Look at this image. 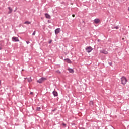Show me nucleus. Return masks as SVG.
I'll return each mask as SVG.
<instances>
[{"label":"nucleus","mask_w":129,"mask_h":129,"mask_svg":"<svg viewBox=\"0 0 129 129\" xmlns=\"http://www.w3.org/2000/svg\"><path fill=\"white\" fill-rule=\"evenodd\" d=\"M121 81L122 82V84H126V82H127V80H126V78L123 77L121 78Z\"/></svg>","instance_id":"1"},{"label":"nucleus","mask_w":129,"mask_h":129,"mask_svg":"<svg viewBox=\"0 0 129 129\" xmlns=\"http://www.w3.org/2000/svg\"><path fill=\"white\" fill-rule=\"evenodd\" d=\"M92 50H93V49L91 46H89L86 48V50L87 53H90Z\"/></svg>","instance_id":"2"},{"label":"nucleus","mask_w":129,"mask_h":129,"mask_svg":"<svg viewBox=\"0 0 129 129\" xmlns=\"http://www.w3.org/2000/svg\"><path fill=\"white\" fill-rule=\"evenodd\" d=\"M45 80H46V78H41V79L37 81V82L38 83H42V82H44Z\"/></svg>","instance_id":"3"},{"label":"nucleus","mask_w":129,"mask_h":129,"mask_svg":"<svg viewBox=\"0 0 129 129\" xmlns=\"http://www.w3.org/2000/svg\"><path fill=\"white\" fill-rule=\"evenodd\" d=\"M12 41L13 42H20V40H19V38L16 37H12Z\"/></svg>","instance_id":"4"},{"label":"nucleus","mask_w":129,"mask_h":129,"mask_svg":"<svg viewBox=\"0 0 129 129\" xmlns=\"http://www.w3.org/2000/svg\"><path fill=\"white\" fill-rule=\"evenodd\" d=\"M60 32H61V29L60 28H57L55 30V33L56 35H57V34H59V33H60Z\"/></svg>","instance_id":"5"},{"label":"nucleus","mask_w":129,"mask_h":129,"mask_svg":"<svg viewBox=\"0 0 129 129\" xmlns=\"http://www.w3.org/2000/svg\"><path fill=\"white\" fill-rule=\"evenodd\" d=\"M94 22L95 23V24H98L100 23V20H99V19L98 18L95 19L94 20Z\"/></svg>","instance_id":"6"},{"label":"nucleus","mask_w":129,"mask_h":129,"mask_svg":"<svg viewBox=\"0 0 129 129\" xmlns=\"http://www.w3.org/2000/svg\"><path fill=\"white\" fill-rule=\"evenodd\" d=\"M45 17L46 18V19H51V16H50V15H49V14L48 13H46L45 14Z\"/></svg>","instance_id":"7"},{"label":"nucleus","mask_w":129,"mask_h":129,"mask_svg":"<svg viewBox=\"0 0 129 129\" xmlns=\"http://www.w3.org/2000/svg\"><path fill=\"white\" fill-rule=\"evenodd\" d=\"M68 71L70 73H74V70L73 69H68Z\"/></svg>","instance_id":"8"},{"label":"nucleus","mask_w":129,"mask_h":129,"mask_svg":"<svg viewBox=\"0 0 129 129\" xmlns=\"http://www.w3.org/2000/svg\"><path fill=\"white\" fill-rule=\"evenodd\" d=\"M53 94L54 96H58V93H57V92H56L55 91H54L53 92Z\"/></svg>","instance_id":"9"},{"label":"nucleus","mask_w":129,"mask_h":129,"mask_svg":"<svg viewBox=\"0 0 129 129\" xmlns=\"http://www.w3.org/2000/svg\"><path fill=\"white\" fill-rule=\"evenodd\" d=\"M8 9L9 10L8 14H11L13 12V9L11 7H8Z\"/></svg>","instance_id":"10"},{"label":"nucleus","mask_w":129,"mask_h":129,"mask_svg":"<svg viewBox=\"0 0 129 129\" xmlns=\"http://www.w3.org/2000/svg\"><path fill=\"white\" fill-rule=\"evenodd\" d=\"M66 62H67V63H69V64H71V60L69 59H65Z\"/></svg>","instance_id":"11"},{"label":"nucleus","mask_w":129,"mask_h":129,"mask_svg":"<svg viewBox=\"0 0 129 129\" xmlns=\"http://www.w3.org/2000/svg\"><path fill=\"white\" fill-rule=\"evenodd\" d=\"M101 52L103 53V54H105L106 55L108 54V52L106 50H102Z\"/></svg>","instance_id":"12"},{"label":"nucleus","mask_w":129,"mask_h":129,"mask_svg":"<svg viewBox=\"0 0 129 129\" xmlns=\"http://www.w3.org/2000/svg\"><path fill=\"white\" fill-rule=\"evenodd\" d=\"M24 24H26L27 25H30V24H31V22L29 21H26V22H24Z\"/></svg>","instance_id":"13"},{"label":"nucleus","mask_w":129,"mask_h":129,"mask_svg":"<svg viewBox=\"0 0 129 129\" xmlns=\"http://www.w3.org/2000/svg\"><path fill=\"white\" fill-rule=\"evenodd\" d=\"M56 73H57V74H61V72H60L59 70H57L56 71Z\"/></svg>","instance_id":"14"},{"label":"nucleus","mask_w":129,"mask_h":129,"mask_svg":"<svg viewBox=\"0 0 129 129\" xmlns=\"http://www.w3.org/2000/svg\"><path fill=\"white\" fill-rule=\"evenodd\" d=\"M37 110H38V111H40V110H41V107H37Z\"/></svg>","instance_id":"15"},{"label":"nucleus","mask_w":129,"mask_h":129,"mask_svg":"<svg viewBox=\"0 0 129 129\" xmlns=\"http://www.w3.org/2000/svg\"><path fill=\"white\" fill-rule=\"evenodd\" d=\"M118 26H115V27H112V29H118Z\"/></svg>","instance_id":"16"},{"label":"nucleus","mask_w":129,"mask_h":129,"mask_svg":"<svg viewBox=\"0 0 129 129\" xmlns=\"http://www.w3.org/2000/svg\"><path fill=\"white\" fill-rule=\"evenodd\" d=\"M28 82H32V79H31V77L30 78V79H28Z\"/></svg>","instance_id":"17"},{"label":"nucleus","mask_w":129,"mask_h":129,"mask_svg":"<svg viewBox=\"0 0 129 129\" xmlns=\"http://www.w3.org/2000/svg\"><path fill=\"white\" fill-rule=\"evenodd\" d=\"M90 105H93V101H91L90 102Z\"/></svg>","instance_id":"18"},{"label":"nucleus","mask_w":129,"mask_h":129,"mask_svg":"<svg viewBox=\"0 0 129 129\" xmlns=\"http://www.w3.org/2000/svg\"><path fill=\"white\" fill-rule=\"evenodd\" d=\"M33 36H35L36 35V31H34L33 33H32Z\"/></svg>","instance_id":"19"},{"label":"nucleus","mask_w":129,"mask_h":129,"mask_svg":"<svg viewBox=\"0 0 129 129\" xmlns=\"http://www.w3.org/2000/svg\"><path fill=\"white\" fill-rule=\"evenodd\" d=\"M62 125H63V126H64V127H66V124L63 123V124H62Z\"/></svg>","instance_id":"20"},{"label":"nucleus","mask_w":129,"mask_h":129,"mask_svg":"<svg viewBox=\"0 0 129 129\" xmlns=\"http://www.w3.org/2000/svg\"><path fill=\"white\" fill-rule=\"evenodd\" d=\"M72 17H73V18H75V15L73 14V15H72Z\"/></svg>","instance_id":"21"},{"label":"nucleus","mask_w":129,"mask_h":129,"mask_svg":"<svg viewBox=\"0 0 129 129\" xmlns=\"http://www.w3.org/2000/svg\"><path fill=\"white\" fill-rule=\"evenodd\" d=\"M27 44H30V41H26Z\"/></svg>","instance_id":"22"},{"label":"nucleus","mask_w":129,"mask_h":129,"mask_svg":"<svg viewBox=\"0 0 129 129\" xmlns=\"http://www.w3.org/2000/svg\"><path fill=\"white\" fill-rule=\"evenodd\" d=\"M51 43H52V40H50V41L49 42V44H51Z\"/></svg>","instance_id":"23"},{"label":"nucleus","mask_w":129,"mask_h":129,"mask_svg":"<svg viewBox=\"0 0 129 129\" xmlns=\"http://www.w3.org/2000/svg\"><path fill=\"white\" fill-rule=\"evenodd\" d=\"M30 94H33V92H31V93H30Z\"/></svg>","instance_id":"24"},{"label":"nucleus","mask_w":129,"mask_h":129,"mask_svg":"<svg viewBox=\"0 0 129 129\" xmlns=\"http://www.w3.org/2000/svg\"><path fill=\"white\" fill-rule=\"evenodd\" d=\"M122 40H124V38H122Z\"/></svg>","instance_id":"25"},{"label":"nucleus","mask_w":129,"mask_h":129,"mask_svg":"<svg viewBox=\"0 0 129 129\" xmlns=\"http://www.w3.org/2000/svg\"><path fill=\"white\" fill-rule=\"evenodd\" d=\"M0 50H2V47H0Z\"/></svg>","instance_id":"26"},{"label":"nucleus","mask_w":129,"mask_h":129,"mask_svg":"<svg viewBox=\"0 0 129 129\" xmlns=\"http://www.w3.org/2000/svg\"><path fill=\"white\" fill-rule=\"evenodd\" d=\"M1 83H2V82H1V81H0V85H1Z\"/></svg>","instance_id":"27"},{"label":"nucleus","mask_w":129,"mask_h":129,"mask_svg":"<svg viewBox=\"0 0 129 129\" xmlns=\"http://www.w3.org/2000/svg\"><path fill=\"white\" fill-rule=\"evenodd\" d=\"M109 64H110V65H111L112 63H109Z\"/></svg>","instance_id":"28"}]
</instances>
